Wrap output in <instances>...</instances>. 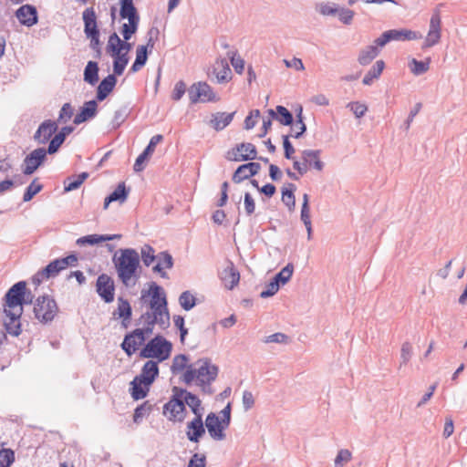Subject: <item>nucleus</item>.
<instances>
[{"instance_id": "23", "label": "nucleus", "mask_w": 467, "mask_h": 467, "mask_svg": "<svg viewBox=\"0 0 467 467\" xmlns=\"http://www.w3.org/2000/svg\"><path fill=\"white\" fill-rule=\"evenodd\" d=\"M57 125L55 121L50 119L44 121L37 129L34 135V139L38 143L47 142L52 135L57 131Z\"/></svg>"}, {"instance_id": "33", "label": "nucleus", "mask_w": 467, "mask_h": 467, "mask_svg": "<svg viewBox=\"0 0 467 467\" xmlns=\"http://www.w3.org/2000/svg\"><path fill=\"white\" fill-rule=\"evenodd\" d=\"M158 263L153 267L154 272H158L162 277L166 276L165 270L172 266V257L168 253H161L158 256Z\"/></svg>"}, {"instance_id": "57", "label": "nucleus", "mask_w": 467, "mask_h": 467, "mask_svg": "<svg viewBox=\"0 0 467 467\" xmlns=\"http://www.w3.org/2000/svg\"><path fill=\"white\" fill-rule=\"evenodd\" d=\"M150 407L148 406L146 403L136 408L134 414H133L134 422H136V423L140 422L146 415H148L150 413Z\"/></svg>"}, {"instance_id": "18", "label": "nucleus", "mask_w": 467, "mask_h": 467, "mask_svg": "<svg viewBox=\"0 0 467 467\" xmlns=\"http://www.w3.org/2000/svg\"><path fill=\"white\" fill-rule=\"evenodd\" d=\"M441 30V19L438 12L431 16L430 29L424 41V47H431L440 42Z\"/></svg>"}, {"instance_id": "60", "label": "nucleus", "mask_w": 467, "mask_h": 467, "mask_svg": "<svg viewBox=\"0 0 467 467\" xmlns=\"http://www.w3.org/2000/svg\"><path fill=\"white\" fill-rule=\"evenodd\" d=\"M186 91V85L183 81H178L173 88L171 98L173 100H179Z\"/></svg>"}, {"instance_id": "58", "label": "nucleus", "mask_w": 467, "mask_h": 467, "mask_svg": "<svg viewBox=\"0 0 467 467\" xmlns=\"http://www.w3.org/2000/svg\"><path fill=\"white\" fill-rule=\"evenodd\" d=\"M64 134H56L55 137L51 140L47 152H48L49 154L57 152V150L64 142Z\"/></svg>"}, {"instance_id": "12", "label": "nucleus", "mask_w": 467, "mask_h": 467, "mask_svg": "<svg viewBox=\"0 0 467 467\" xmlns=\"http://www.w3.org/2000/svg\"><path fill=\"white\" fill-rule=\"evenodd\" d=\"M84 32L86 36L90 39V47L95 50H99V31L97 25V16L92 7L87 8L83 12Z\"/></svg>"}, {"instance_id": "3", "label": "nucleus", "mask_w": 467, "mask_h": 467, "mask_svg": "<svg viewBox=\"0 0 467 467\" xmlns=\"http://www.w3.org/2000/svg\"><path fill=\"white\" fill-rule=\"evenodd\" d=\"M141 299L150 307V312L146 313L149 325L158 324L161 328L167 327L170 325V314L163 288L151 283L148 290H142Z\"/></svg>"}, {"instance_id": "2", "label": "nucleus", "mask_w": 467, "mask_h": 467, "mask_svg": "<svg viewBox=\"0 0 467 467\" xmlns=\"http://www.w3.org/2000/svg\"><path fill=\"white\" fill-rule=\"evenodd\" d=\"M26 283L24 281L15 284L5 295V302L4 305L5 326L7 332L13 336H19L21 333L20 317L23 314V305L31 303L32 296L30 294L27 298Z\"/></svg>"}, {"instance_id": "10", "label": "nucleus", "mask_w": 467, "mask_h": 467, "mask_svg": "<svg viewBox=\"0 0 467 467\" xmlns=\"http://www.w3.org/2000/svg\"><path fill=\"white\" fill-rule=\"evenodd\" d=\"M58 312L56 301L47 296H39L34 306V314L42 323L52 321Z\"/></svg>"}, {"instance_id": "24", "label": "nucleus", "mask_w": 467, "mask_h": 467, "mask_svg": "<svg viewBox=\"0 0 467 467\" xmlns=\"http://www.w3.org/2000/svg\"><path fill=\"white\" fill-rule=\"evenodd\" d=\"M213 73L219 83L228 82L232 79L231 68L227 60L224 58L216 59L213 65Z\"/></svg>"}, {"instance_id": "14", "label": "nucleus", "mask_w": 467, "mask_h": 467, "mask_svg": "<svg viewBox=\"0 0 467 467\" xmlns=\"http://www.w3.org/2000/svg\"><path fill=\"white\" fill-rule=\"evenodd\" d=\"M163 415L174 422H182L186 418L185 405L179 393L173 392L172 398L163 406Z\"/></svg>"}, {"instance_id": "35", "label": "nucleus", "mask_w": 467, "mask_h": 467, "mask_svg": "<svg viewBox=\"0 0 467 467\" xmlns=\"http://www.w3.org/2000/svg\"><path fill=\"white\" fill-rule=\"evenodd\" d=\"M117 237H119V235H99V234H90L87 236L80 237L77 240V244L78 245H93L99 244L101 242L105 241H110Z\"/></svg>"}, {"instance_id": "56", "label": "nucleus", "mask_w": 467, "mask_h": 467, "mask_svg": "<svg viewBox=\"0 0 467 467\" xmlns=\"http://www.w3.org/2000/svg\"><path fill=\"white\" fill-rule=\"evenodd\" d=\"M351 452L348 450H340L335 459V465L337 467L343 466L351 460Z\"/></svg>"}, {"instance_id": "43", "label": "nucleus", "mask_w": 467, "mask_h": 467, "mask_svg": "<svg viewBox=\"0 0 467 467\" xmlns=\"http://www.w3.org/2000/svg\"><path fill=\"white\" fill-rule=\"evenodd\" d=\"M294 190L295 185L289 184L288 188H284L282 191V201L290 211H293L296 206V200L293 192Z\"/></svg>"}, {"instance_id": "6", "label": "nucleus", "mask_w": 467, "mask_h": 467, "mask_svg": "<svg viewBox=\"0 0 467 467\" xmlns=\"http://www.w3.org/2000/svg\"><path fill=\"white\" fill-rule=\"evenodd\" d=\"M231 420V405L230 403L223 409L220 415L211 412L205 420V426L210 436L215 441H223L225 439L224 431L228 428Z\"/></svg>"}, {"instance_id": "16", "label": "nucleus", "mask_w": 467, "mask_h": 467, "mask_svg": "<svg viewBox=\"0 0 467 467\" xmlns=\"http://www.w3.org/2000/svg\"><path fill=\"white\" fill-rule=\"evenodd\" d=\"M46 157L47 150L44 148H38L31 151L24 160L23 173L25 175L33 174L44 162Z\"/></svg>"}, {"instance_id": "44", "label": "nucleus", "mask_w": 467, "mask_h": 467, "mask_svg": "<svg viewBox=\"0 0 467 467\" xmlns=\"http://www.w3.org/2000/svg\"><path fill=\"white\" fill-rule=\"evenodd\" d=\"M43 189V185L38 182V179H34L33 182L29 184V186L26 188L24 196L23 201L24 202H29L31 201L35 195H36L41 190Z\"/></svg>"}, {"instance_id": "40", "label": "nucleus", "mask_w": 467, "mask_h": 467, "mask_svg": "<svg viewBox=\"0 0 467 467\" xmlns=\"http://www.w3.org/2000/svg\"><path fill=\"white\" fill-rule=\"evenodd\" d=\"M99 67L96 62L89 61L88 65L86 66L85 71H84V79L86 82L94 85L98 82L99 77Z\"/></svg>"}, {"instance_id": "62", "label": "nucleus", "mask_w": 467, "mask_h": 467, "mask_svg": "<svg viewBox=\"0 0 467 467\" xmlns=\"http://www.w3.org/2000/svg\"><path fill=\"white\" fill-rule=\"evenodd\" d=\"M412 353V347L409 342H405L401 346L400 357L404 364L408 363Z\"/></svg>"}, {"instance_id": "28", "label": "nucleus", "mask_w": 467, "mask_h": 467, "mask_svg": "<svg viewBox=\"0 0 467 467\" xmlns=\"http://www.w3.org/2000/svg\"><path fill=\"white\" fill-rule=\"evenodd\" d=\"M98 104L95 100L86 102L80 111L75 116L74 123L78 125L91 118L97 113Z\"/></svg>"}, {"instance_id": "13", "label": "nucleus", "mask_w": 467, "mask_h": 467, "mask_svg": "<svg viewBox=\"0 0 467 467\" xmlns=\"http://www.w3.org/2000/svg\"><path fill=\"white\" fill-rule=\"evenodd\" d=\"M189 99L192 103L217 102L220 98L206 82H197L189 88Z\"/></svg>"}, {"instance_id": "53", "label": "nucleus", "mask_w": 467, "mask_h": 467, "mask_svg": "<svg viewBox=\"0 0 467 467\" xmlns=\"http://www.w3.org/2000/svg\"><path fill=\"white\" fill-rule=\"evenodd\" d=\"M141 258L145 265H150L155 260L154 250L150 245L141 248Z\"/></svg>"}, {"instance_id": "9", "label": "nucleus", "mask_w": 467, "mask_h": 467, "mask_svg": "<svg viewBox=\"0 0 467 467\" xmlns=\"http://www.w3.org/2000/svg\"><path fill=\"white\" fill-rule=\"evenodd\" d=\"M293 167L301 175L306 173L310 169L321 171L324 168V163L320 160V150H303L301 154V161H294Z\"/></svg>"}, {"instance_id": "31", "label": "nucleus", "mask_w": 467, "mask_h": 467, "mask_svg": "<svg viewBox=\"0 0 467 467\" xmlns=\"http://www.w3.org/2000/svg\"><path fill=\"white\" fill-rule=\"evenodd\" d=\"M379 47L375 44L361 49L358 57V63L362 66L368 65L379 54Z\"/></svg>"}, {"instance_id": "4", "label": "nucleus", "mask_w": 467, "mask_h": 467, "mask_svg": "<svg viewBox=\"0 0 467 467\" xmlns=\"http://www.w3.org/2000/svg\"><path fill=\"white\" fill-rule=\"evenodd\" d=\"M218 375V368L209 359H199L188 367V369L182 375V380L187 384H192L204 389Z\"/></svg>"}, {"instance_id": "26", "label": "nucleus", "mask_w": 467, "mask_h": 467, "mask_svg": "<svg viewBox=\"0 0 467 467\" xmlns=\"http://www.w3.org/2000/svg\"><path fill=\"white\" fill-rule=\"evenodd\" d=\"M255 146L252 143H241L234 151L233 160L235 161L254 160L256 157Z\"/></svg>"}, {"instance_id": "21", "label": "nucleus", "mask_w": 467, "mask_h": 467, "mask_svg": "<svg viewBox=\"0 0 467 467\" xmlns=\"http://www.w3.org/2000/svg\"><path fill=\"white\" fill-rule=\"evenodd\" d=\"M202 415L195 416L190 422L187 424V438L193 442H198L200 439L205 433V429L203 426Z\"/></svg>"}, {"instance_id": "61", "label": "nucleus", "mask_w": 467, "mask_h": 467, "mask_svg": "<svg viewBox=\"0 0 467 467\" xmlns=\"http://www.w3.org/2000/svg\"><path fill=\"white\" fill-rule=\"evenodd\" d=\"M150 155L143 150L135 161L134 171H141L144 169V163L150 159Z\"/></svg>"}, {"instance_id": "37", "label": "nucleus", "mask_w": 467, "mask_h": 467, "mask_svg": "<svg viewBox=\"0 0 467 467\" xmlns=\"http://www.w3.org/2000/svg\"><path fill=\"white\" fill-rule=\"evenodd\" d=\"M385 63L383 60H378L371 69L365 75L362 82L364 85H370L374 79H377L384 70Z\"/></svg>"}, {"instance_id": "47", "label": "nucleus", "mask_w": 467, "mask_h": 467, "mask_svg": "<svg viewBox=\"0 0 467 467\" xmlns=\"http://www.w3.org/2000/svg\"><path fill=\"white\" fill-rule=\"evenodd\" d=\"M179 302L184 310L189 311L195 306L196 298L189 291H185L180 296Z\"/></svg>"}, {"instance_id": "48", "label": "nucleus", "mask_w": 467, "mask_h": 467, "mask_svg": "<svg viewBox=\"0 0 467 467\" xmlns=\"http://www.w3.org/2000/svg\"><path fill=\"white\" fill-rule=\"evenodd\" d=\"M296 117V121L291 127V136L295 138H298L306 130V125L302 119V109H300L299 113L297 114Z\"/></svg>"}, {"instance_id": "34", "label": "nucleus", "mask_w": 467, "mask_h": 467, "mask_svg": "<svg viewBox=\"0 0 467 467\" xmlns=\"http://www.w3.org/2000/svg\"><path fill=\"white\" fill-rule=\"evenodd\" d=\"M268 113L272 118H275L276 120H278L283 125H290L293 122L292 114L286 108L283 106H277L276 111L274 109H269Z\"/></svg>"}, {"instance_id": "54", "label": "nucleus", "mask_w": 467, "mask_h": 467, "mask_svg": "<svg viewBox=\"0 0 467 467\" xmlns=\"http://www.w3.org/2000/svg\"><path fill=\"white\" fill-rule=\"evenodd\" d=\"M260 118V111L258 109H254L250 112V114L244 119V128L246 130L253 129L257 123Z\"/></svg>"}, {"instance_id": "7", "label": "nucleus", "mask_w": 467, "mask_h": 467, "mask_svg": "<svg viewBox=\"0 0 467 467\" xmlns=\"http://www.w3.org/2000/svg\"><path fill=\"white\" fill-rule=\"evenodd\" d=\"M172 345L162 336H156L150 339L140 350V357L143 358H154L157 362H162L169 358Z\"/></svg>"}, {"instance_id": "36", "label": "nucleus", "mask_w": 467, "mask_h": 467, "mask_svg": "<svg viewBox=\"0 0 467 467\" xmlns=\"http://www.w3.org/2000/svg\"><path fill=\"white\" fill-rule=\"evenodd\" d=\"M127 192L125 188V183H119L117 188L111 192L106 199L104 202V208L107 209L109 204L112 202L119 201L123 202L127 199Z\"/></svg>"}, {"instance_id": "64", "label": "nucleus", "mask_w": 467, "mask_h": 467, "mask_svg": "<svg viewBox=\"0 0 467 467\" xmlns=\"http://www.w3.org/2000/svg\"><path fill=\"white\" fill-rule=\"evenodd\" d=\"M284 63L287 67L295 68L297 71H303L305 69L304 64L300 58L294 57L290 60L285 59Z\"/></svg>"}, {"instance_id": "20", "label": "nucleus", "mask_w": 467, "mask_h": 467, "mask_svg": "<svg viewBox=\"0 0 467 467\" xmlns=\"http://www.w3.org/2000/svg\"><path fill=\"white\" fill-rule=\"evenodd\" d=\"M173 392L179 393V397L184 402V405L187 404L195 416L202 415V409L201 407L202 402L196 395L187 391L186 389L178 388H174Z\"/></svg>"}, {"instance_id": "50", "label": "nucleus", "mask_w": 467, "mask_h": 467, "mask_svg": "<svg viewBox=\"0 0 467 467\" xmlns=\"http://www.w3.org/2000/svg\"><path fill=\"white\" fill-rule=\"evenodd\" d=\"M15 461V453L10 449L0 451V467H9Z\"/></svg>"}, {"instance_id": "55", "label": "nucleus", "mask_w": 467, "mask_h": 467, "mask_svg": "<svg viewBox=\"0 0 467 467\" xmlns=\"http://www.w3.org/2000/svg\"><path fill=\"white\" fill-rule=\"evenodd\" d=\"M279 290V283L274 278L266 285L265 290L262 291L260 296L263 298L274 296Z\"/></svg>"}, {"instance_id": "39", "label": "nucleus", "mask_w": 467, "mask_h": 467, "mask_svg": "<svg viewBox=\"0 0 467 467\" xmlns=\"http://www.w3.org/2000/svg\"><path fill=\"white\" fill-rule=\"evenodd\" d=\"M188 362L189 358L185 355H176L172 359V364L171 367V372L173 374H179L182 372L184 373V371L188 369V367L190 366L188 365Z\"/></svg>"}, {"instance_id": "5", "label": "nucleus", "mask_w": 467, "mask_h": 467, "mask_svg": "<svg viewBox=\"0 0 467 467\" xmlns=\"http://www.w3.org/2000/svg\"><path fill=\"white\" fill-rule=\"evenodd\" d=\"M113 262L119 280L130 285L132 279L138 277L137 271L140 267L139 254L133 249H121L115 254Z\"/></svg>"}, {"instance_id": "42", "label": "nucleus", "mask_w": 467, "mask_h": 467, "mask_svg": "<svg viewBox=\"0 0 467 467\" xmlns=\"http://www.w3.org/2000/svg\"><path fill=\"white\" fill-rule=\"evenodd\" d=\"M431 58H427L424 61H418L417 59H411L410 63V71L414 75H421L427 72L430 68Z\"/></svg>"}, {"instance_id": "29", "label": "nucleus", "mask_w": 467, "mask_h": 467, "mask_svg": "<svg viewBox=\"0 0 467 467\" xmlns=\"http://www.w3.org/2000/svg\"><path fill=\"white\" fill-rule=\"evenodd\" d=\"M117 79L114 75H109L98 87L97 99L99 101L104 100L116 86Z\"/></svg>"}, {"instance_id": "52", "label": "nucleus", "mask_w": 467, "mask_h": 467, "mask_svg": "<svg viewBox=\"0 0 467 467\" xmlns=\"http://www.w3.org/2000/svg\"><path fill=\"white\" fill-rule=\"evenodd\" d=\"M348 108L353 112L357 118H361L365 115L368 110V107L358 101L350 102L348 104Z\"/></svg>"}, {"instance_id": "1", "label": "nucleus", "mask_w": 467, "mask_h": 467, "mask_svg": "<svg viewBox=\"0 0 467 467\" xmlns=\"http://www.w3.org/2000/svg\"><path fill=\"white\" fill-rule=\"evenodd\" d=\"M120 5L121 18L128 19V23H124L122 26L124 41L119 38L117 33H113L109 36L106 47L107 53L114 59L113 70L114 74L118 76L123 73L129 62L128 54L131 45L127 41L137 31L140 20L132 0H120Z\"/></svg>"}, {"instance_id": "59", "label": "nucleus", "mask_w": 467, "mask_h": 467, "mask_svg": "<svg viewBox=\"0 0 467 467\" xmlns=\"http://www.w3.org/2000/svg\"><path fill=\"white\" fill-rule=\"evenodd\" d=\"M73 115V108L69 103H65L60 110L58 120L67 122Z\"/></svg>"}, {"instance_id": "11", "label": "nucleus", "mask_w": 467, "mask_h": 467, "mask_svg": "<svg viewBox=\"0 0 467 467\" xmlns=\"http://www.w3.org/2000/svg\"><path fill=\"white\" fill-rule=\"evenodd\" d=\"M152 332V328L148 327L145 329L137 328L125 336L121 343V348L129 356H132L146 340V335Z\"/></svg>"}, {"instance_id": "51", "label": "nucleus", "mask_w": 467, "mask_h": 467, "mask_svg": "<svg viewBox=\"0 0 467 467\" xmlns=\"http://www.w3.org/2000/svg\"><path fill=\"white\" fill-rule=\"evenodd\" d=\"M301 220L303 221L308 234V239L311 238L312 225L310 220V208L309 206L302 205L301 209Z\"/></svg>"}, {"instance_id": "27", "label": "nucleus", "mask_w": 467, "mask_h": 467, "mask_svg": "<svg viewBox=\"0 0 467 467\" xmlns=\"http://www.w3.org/2000/svg\"><path fill=\"white\" fill-rule=\"evenodd\" d=\"M221 279L227 289H233L239 283L240 274L231 264L222 271Z\"/></svg>"}, {"instance_id": "63", "label": "nucleus", "mask_w": 467, "mask_h": 467, "mask_svg": "<svg viewBox=\"0 0 467 467\" xmlns=\"http://www.w3.org/2000/svg\"><path fill=\"white\" fill-rule=\"evenodd\" d=\"M244 208H245V212L248 215H251L252 213H254V212L255 210L254 201L249 192H246L244 194Z\"/></svg>"}, {"instance_id": "15", "label": "nucleus", "mask_w": 467, "mask_h": 467, "mask_svg": "<svg viewBox=\"0 0 467 467\" xmlns=\"http://www.w3.org/2000/svg\"><path fill=\"white\" fill-rule=\"evenodd\" d=\"M420 37L421 36L415 31L408 29H392L384 32L379 38L374 41V43L382 47L391 40H413Z\"/></svg>"}, {"instance_id": "25", "label": "nucleus", "mask_w": 467, "mask_h": 467, "mask_svg": "<svg viewBox=\"0 0 467 467\" xmlns=\"http://www.w3.org/2000/svg\"><path fill=\"white\" fill-rule=\"evenodd\" d=\"M260 164L258 162H248L237 168L234 173L233 180L235 182H240L258 173L260 171Z\"/></svg>"}, {"instance_id": "32", "label": "nucleus", "mask_w": 467, "mask_h": 467, "mask_svg": "<svg viewBox=\"0 0 467 467\" xmlns=\"http://www.w3.org/2000/svg\"><path fill=\"white\" fill-rule=\"evenodd\" d=\"M234 116V112L226 113V112H217L213 115L211 119L212 127L216 130H222L225 127H227L233 120Z\"/></svg>"}, {"instance_id": "17", "label": "nucleus", "mask_w": 467, "mask_h": 467, "mask_svg": "<svg viewBox=\"0 0 467 467\" xmlns=\"http://www.w3.org/2000/svg\"><path fill=\"white\" fill-rule=\"evenodd\" d=\"M96 286L98 294L105 302L110 303L114 300L115 285L110 276L105 274L100 275L98 277Z\"/></svg>"}, {"instance_id": "45", "label": "nucleus", "mask_w": 467, "mask_h": 467, "mask_svg": "<svg viewBox=\"0 0 467 467\" xmlns=\"http://www.w3.org/2000/svg\"><path fill=\"white\" fill-rule=\"evenodd\" d=\"M114 315L119 318H123L124 320L130 319L131 316V307L130 303L127 300L119 298L118 308Z\"/></svg>"}, {"instance_id": "8", "label": "nucleus", "mask_w": 467, "mask_h": 467, "mask_svg": "<svg viewBox=\"0 0 467 467\" xmlns=\"http://www.w3.org/2000/svg\"><path fill=\"white\" fill-rule=\"evenodd\" d=\"M78 258L74 254H70L65 258L56 259L50 262L44 269L39 271L34 276L35 283H40L43 279H48L58 275V273L66 269L69 265H74Z\"/></svg>"}, {"instance_id": "49", "label": "nucleus", "mask_w": 467, "mask_h": 467, "mask_svg": "<svg viewBox=\"0 0 467 467\" xmlns=\"http://www.w3.org/2000/svg\"><path fill=\"white\" fill-rule=\"evenodd\" d=\"M294 266L291 264H288L285 266L275 276V279L278 283H282L283 285L288 282L293 275Z\"/></svg>"}, {"instance_id": "38", "label": "nucleus", "mask_w": 467, "mask_h": 467, "mask_svg": "<svg viewBox=\"0 0 467 467\" xmlns=\"http://www.w3.org/2000/svg\"><path fill=\"white\" fill-rule=\"evenodd\" d=\"M130 385L131 396L134 400H140L146 397L150 386H145V382L137 380V377H135Z\"/></svg>"}, {"instance_id": "22", "label": "nucleus", "mask_w": 467, "mask_h": 467, "mask_svg": "<svg viewBox=\"0 0 467 467\" xmlns=\"http://www.w3.org/2000/svg\"><path fill=\"white\" fill-rule=\"evenodd\" d=\"M158 375V362L154 360H149L143 365L140 374L136 377L137 380L145 382V386H150Z\"/></svg>"}, {"instance_id": "41", "label": "nucleus", "mask_w": 467, "mask_h": 467, "mask_svg": "<svg viewBox=\"0 0 467 467\" xmlns=\"http://www.w3.org/2000/svg\"><path fill=\"white\" fill-rule=\"evenodd\" d=\"M88 177V172H82L77 176L67 178L64 182V189L66 192H70L78 189Z\"/></svg>"}, {"instance_id": "30", "label": "nucleus", "mask_w": 467, "mask_h": 467, "mask_svg": "<svg viewBox=\"0 0 467 467\" xmlns=\"http://www.w3.org/2000/svg\"><path fill=\"white\" fill-rule=\"evenodd\" d=\"M153 42L150 38L147 46H139L136 50V59L131 67L133 72L140 70L147 61L148 47L153 48Z\"/></svg>"}, {"instance_id": "19", "label": "nucleus", "mask_w": 467, "mask_h": 467, "mask_svg": "<svg viewBox=\"0 0 467 467\" xmlns=\"http://www.w3.org/2000/svg\"><path fill=\"white\" fill-rule=\"evenodd\" d=\"M16 16L20 24L28 27L37 23V11L31 5H24L19 7L16 12Z\"/></svg>"}, {"instance_id": "46", "label": "nucleus", "mask_w": 467, "mask_h": 467, "mask_svg": "<svg viewBox=\"0 0 467 467\" xmlns=\"http://www.w3.org/2000/svg\"><path fill=\"white\" fill-rule=\"evenodd\" d=\"M227 55L235 72L240 75L243 74L244 70V60L238 55L237 51H230Z\"/></svg>"}]
</instances>
